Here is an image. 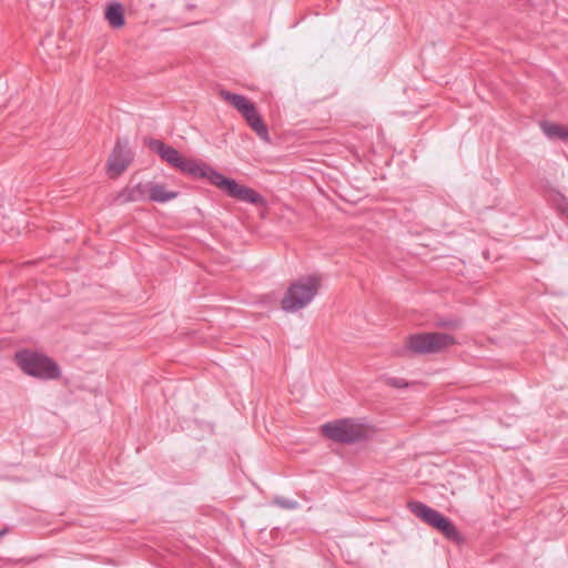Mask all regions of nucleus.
I'll list each match as a JSON object with an SVG mask.
<instances>
[{
  "label": "nucleus",
  "mask_w": 568,
  "mask_h": 568,
  "mask_svg": "<svg viewBox=\"0 0 568 568\" xmlns=\"http://www.w3.org/2000/svg\"><path fill=\"white\" fill-rule=\"evenodd\" d=\"M321 281L318 275H307L291 283L281 301L282 310L294 313L305 308L318 293Z\"/></svg>",
  "instance_id": "obj_1"
},
{
  "label": "nucleus",
  "mask_w": 568,
  "mask_h": 568,
  "mask_svg": "<svg viewBox=\"0 0 568 568\" xmlns=\"http://www.w3.org/2000/svg\"><path fill=\"white\" fill-rule=\"evenodd\" d=\"M149 148L159 154V156L168 162L172 168H175L180 170L183 173H186L193 178H202L206 179L209 171L206 169H211L206 163L195 161V160H187L183 158L180 152L170 146L164 144L161 140L151 139L148 142Z\"/></svg>",
  "instance_id": "obj_2"
},
{
  "label": "nucleus",
  "mask_w": 568,
  "mask_h": 568,
  "mask_svg": "<svg viewBox=\"0 0 568 568\" xmlns=\"http://www.w3.org/2000/svg\"><path fill=\"white\" fill-rule=\"evenodd\" d=\"M16 361L23 373L39 379H57L61 375L59 365L40 353L21 351L16 354Z\"/></svg>",
  "instance_id": "obj_3"
},
{
  "label": "nucleus",
  "mask_w": 568,
  "mask_h": 568,
  "mask_svg": "<svg viewBox=\"0 0 568 568\" xmlns=\"http://www.w3.org/2000/svg\"><path fill=\"white\" fill-rule=\"evenodd\" d=\"M209 174L206 180L224 191L229 196L245 203H251L255 205H264V197L257 193L255 190L239 184L235 180L224 176L222 173L215 171L213 168L206 169Z\"/></svg>",
  "instance_id": "obj_4"
},
{
  "label": "nucleus",
  "mask_w": 568,
  "mask_h": 568,
  "mask_svg": "<svg viewBox=\"0 0 568 568\" xmlns=\"http://www.w3.org/2000/svg\"><path fill=\"white\" fill-rule=\"evenodd\" d=\"M408 509L423 523L440 531L447 539L458 541L459 531L452 520L420 501H409Z\"/></svg>",
  "instance_id": "obj_5"
},
{
  "label": "nucleus",
  "mask_w": 568,
  "mask_h": 568,
  "mask_svg": "<svg viewBox=\"0 0 568 568\" xmlns=\"http://www.w3.org/2000/svg\"><path fill=\"white\" fill-rule=\"evenodd\" d=\"M220 95L243 115L247 124L262 140H270L267 128L263 123L255 105L252 102H250L244 95L232 93L226 90H221Z\"/></svg>",
  "instance_id": "obj_6"
},
{
  "label": "nucleus",
  "mask_w": 568,
  "mask_h": 568,
  "mask_svg": "<svg viewBox=\"0 0 568 568\" xmlns=\"http://www.w3.org/2000/svg\"><path fill=\"white\" fill-rule=\"evenodd\" d=\"M455 343V337L447 333H419L408 337L406 347L416 354H434L448 348Z\"/></svg>",
  "instance_id": "obj_7"
},
{
  "label": "nucleus",
  "mask_w": 568,
  "mask_h": 568,
  "mask_svg": "<svg viewBox=\"0 0 568 568\" xmlns=\"http://www.w3.org/2000/svg\"><path fill=\"white\" fill-rule=\"evenodd\" d=\"M322 433L327 438L343 444H353L364 438L363 428L351 419L324 424Z\"/></svg>",
  "instance_id": "obj_8"
},
{
  "label": "nucleus",
  "mask_w": 568,
  "mask_h": 568,
  "mask_svg": "<svg viewBox=\"0 0 568 568\" xmlns=\"http://www.w3.org/2000/svg\"><path fill=\"white\" fill-rule=\"evenodd\" d=\"M132 161V152L128 148V142L118 141L113 152L108 160V171L111 176H119Z\"/></svg>",
  "instance_id": "obj_9"
},
{
  "label": "nucleus",
  "mask_w": 568,
  "mask_h": 568,
  "mask_svg": "<svg viewBox=\"0 0 568 568\" xmlns=\"http://www.w3.org/2000/svg\"><path fill=\"white\" fill-rule=\"evenodd\" d=\"M150 182L129 184L116 196V201L121 204L129 202H140L149 200Z\"/></svg>",
  "instance_id": "obj_10"
},
{
  "label": "nucleus",
  "mask_w": 568,
  "mask_h": 568,
  "mask_svg": "<svg viewBox=\"0 0 568 568\" xmlns=\"http://www.w3.org/2000/svg\"><path fill=\"white\" fill-rule=\"evenodd\" d=\"M540 129L550 140L566 141L568 139V129L565 125L544 121L540 123Z\"/></svg>",
  "instance_id": "obj_11"
},
{
  "label": "nucleus",
  "mask_w": 568,
  "mask_h": 568,
  "mask_svg": "<svg viewBox=\"0 0 568 568\" xmlns=\"http://www.w3.org/2000/svg\"><path fill=\"white\" fill-rule=\"evenodd\" d=\"M105 19L112 28H121L124 24L123 7L119 2H112L105 10Z\"/></svg>",
  "instance_id": "obj_12"
},
{
  "label": "nucleus",
  "mask_w": 568,
  "mask_h": 568,
  "mask_svg": "<svg viewBox=\"0 0 568 568\" xmlns=\"http://www.w3.org/2000/svg\"><path fill=\"white\" fill-rule=\"evenodd\" d=\"M176 197L175 192L165 190L161 184H154L150 182L149 200L153 202L164 203Z\"/></svg>",
  "instance_id": "obj_13"
},
{
  "label": "nucleus",
  "mask_w": 568,
  "mask_h": 568,
  "mask_svg": "<svg viewBox=\"0 0 568 568\" xmlns=\"http://www.w3.org/2000/svg\"><path fill=\"white\" fill-rule=\"evenodd\" d=\"M274 504L284 509H296L300 507L298 501L293 500V499H287L284 497H276L274 499Z\"/></svg>",
  "instance_id": "obj_14"
},
{
  "label": "nucleus",
  "mask_w": 568,
  "mask_h": 568,
  "mask_svg": "<svg viewBox=\"0 0 568 568\" xmlns=\"http://www.w3.org/2000/svg\"><path fill=\"white\" fill-rule=\"evenodd\" d=\"M385 383L395 388H406L409 386L408 382L400 377H386Z\"/></svg>",
  "instance_id": "obj_15"
},
{
  "label": "nucleus",
  "mask_w": 568,
  "mask_h": 568,
  "mask_svg": "<svg viewBox=\"0 0 568 568\" xmlns=\"http://www.w3.org/2000/svg\"><path fill=\"white\" fill-rule=\"evenodd\" d=\"M438 326L457 329L460 327V321L458 318L444 320L437 323Z\"/></svg>",
  "instance_id": "obj_16"
},
{
  "label": "nucleus",
  "mask_w": 568,
  "mask_h": 568,
  "mask_svg": "<svg viewBox=\"0 0 568 568\" xmlns=\"http://www.w3.org/2000/svg\"><path fill=\"white\" fill-rule=\"evenodd\" d=\"M6 532H7V530H0V538H1L2 536H4V535H6Z\"/></svg>",
  "instance_id": "obj_17"
}]
</instances>
